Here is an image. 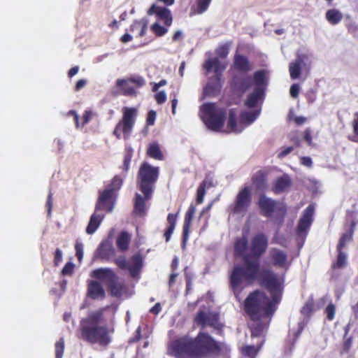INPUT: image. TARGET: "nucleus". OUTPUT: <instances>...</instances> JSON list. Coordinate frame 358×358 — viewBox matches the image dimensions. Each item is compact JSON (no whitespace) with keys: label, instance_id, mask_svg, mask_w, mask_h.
Returning a JSON list of instances; mask_svg holds the SVG:
<instances>
[{"label":"nucleus","instance_id":"obj_1","mask_svg":"<svg viewBox=\"0 0 358 358\" xmlns=\"http://www.w3.org/2000/svg\"><path fill=\"white\" fill-rule=\"evenodd\" d=\"M248 242L245 236L238 238L234 243L235 256L241 257L243 264H236L229 275V285L237 298L245 288L258 280L259 285L270 294L259 289L250 292L244 301V310L253 321L271 317L280 303L285 287L284 278L269 268L260 271L259 262L251 259L246 254Z\"/></svg>","mask_w":358,"mask_h":358},{"label":"nucleus","instance_id":"obj_2","mask_svg":"<svg viewBox=\"0 0 358 358\" xmlns=\"http://www.w3.org/2000/svg\"><path fill=\"white\" fill-rule=\"evenodd\" d=\"M104 311L105 308H101L91 312L80 320L79 338L91 344L99 343L101 345H107L110 342L107 327L99 325L103 320Z\"/></svg>","mask_w":358,"mask_h":358},{"label":"nucleus","instance_id":"obj_3","mask_svg":"<svg viewBox=\"0 0 358 358\" xmlns=\"http://www.w3.org/2000/svg\"><path fill=\"white\" fill-rule=\"evenodd\" d=\"M233 66L239 72L230 80V87L233 93L242 96L252 86V78L247 73L252 70V64L247 56L236 53L234 56Z\"/></svg>","mask_w":358,"mask_h":358},{"label":"nucleus","instance_id":"obj_4","mask_svg":"<svg viewBox=\"0 0 358 358\" xmlns=\"http://www.w3.org/2000/svg\"><path fill=\"white\" fill-rule=\"evenodd\" d=\"M159 176V167L143 162L136 176L137 187L147 198H152Z\"/></svg>","mask_w":358,"mask_h":358},{"label":"nucleus","instance_id":"obj_5","mask_svg":"<svg viewBox=\"0 0 358 358\" xmlns=\"http://www.w3.org/2000/svg\"><path fill=\"white\" fill-rule=\"evenodd\" d=\"M201 111L206 127L212 131H220L226 119V108H217L214 103H206L201 107Z\"/></svg>","mask_w":358,"mask_h":358},{"label":"nucleus","instance_id":"obj_6","mask_svg":"<svg viewBox=\"0 0 358 358\" xmlns=\"http://www.w3.org/2000/svg\"><path fill=\"white\" fill-rule=\"evenodd\" d=\"M145 85V79L138 75L124 78H118L115 81L111 94L113 96H126L135 97L138 95V89Z\"/></svg>","mask_w":358,"mask_h":358},{"label":"nucleus","instance_id":"obj_7","mask_svg":"<svg viewBox=\"0 0 358 358\" xmlns=\"http://www.w3.org/2000/svg\"><path fill=\"white\" fill-rule=\"evenodd\" d=\"M203 68L207 72H210L213 69L215 72V76L210 78L204 92L208 95L215 96L220 93L222 88V72L225 69L226 66L222 64L217 57L208 59L203 64Z\"/></svg>","mask_w":358,"mask_h":358},{"label":"nucleus","instance_id":"obj_8","mask_svg":"<svg viewBox=\"0 0 358 358\" xmlns=\"http://www.w3.org/2000/svg\"><path fill=\"white\" fill-rule=\"evenodd\" d=\"M258 206L263 216L270 217L275 212V220H278L280 224L283 223L287 210L285 203L267 197L265 194H261L259 197Z\"/></svg>","mask_w":358,"mask_h":358},{"label":"nucleus","instance_id":"obj_9","mask_svg":"<svg viewBox=\"0 0 358 358\" xmlns=\"http://www.w3.org/2000/svg\"><path fill=\"white\" fill-rule=\"evenodd\" d=\"M138 114V110L134 107H124L122 108V117L115 125L113 131V135L117 138H121L122 133L124 139L130 137Z\"/></svg>","mask_w":358,"mask_h":358},{"label":"nucleus","instance_id":"obj_10","mask_svg":"<svg viewBox=\"0 0 358 358\" xmlns=\"http://www.w3.org/2000/svg\"><path fill=\"white\" fill-rule=\"evenodd\" d=\"M194 322L200 327L202 329L210 327L221 334L223 331L224 324L220 320V315L215 311L199 310L194 319Z\"/></svg>","mask_w":358,"mask_h":358},{"label":"nucleus","instance_id":"obj_11","mask_svg":"<svg viewBox=\"0 0 358 358\" xmlns=\"http://www.w3.org/2000/svg\"><path fill=\"white\" fill-rule=\"evenodd\" d=\"M193 341L197 357L208 355L219 350L217 343L207 333H199Z\"/></svg>","mask_w":358,"mask_h":358},{"label":"nucleus","instance_id":"obj_12","mask_svg":"<svg viewBox=\"0 0 358 358\" xmlns=\"http://www.w3.org/2000/svg\"><path fill=\"white\" fill-rule=\"evenodd\" d=\"M115 264L122 270H127L132 278L137 277L143 267V257L140 253H136L127 260L125 256H120L115 260Z\"/></svg>","mask_w":358,"mask_h":358},{"label":"nucleus","instance_id":"obj_13","mask_svg":"<svg viewBox=\"0 0 358 358\" xmlns=\"http://www.w3.org/2000/svg\"><path fill=\"white\" fill-rule=\"evenodd\" d=\"M251 203V188L249 186H245L236 194L231 207V212L236 215H244L250 208Z\"/></svg>","mask_w":358,"mask_h":358},{"label":"nucleus","instance_id":"obj_14","mask_svg":"<svg viewBox=\"0 0 358 358\" xmlns=\"http://www.w3.org/2000/svg\"><path fill=\"white\" fill-rule=\"evenodd\" d=\"M170 350L178 358L197 357L192 340L182 338L174 341L170 346Z\"/></svg>","mask_w":358,"mask_h":358},{"label":"nucleus","instance_id":"obj_15","mask_svg":"<svg viewBox=\"0 0 358 358\" xmlns=\"http://www.w3.org/2000/svg\"><path fill=\"white\" fill-rule=\"evenodd\" d=\"M267 248V236L263 233L256 234L252 238L250 242V259L259 262V258L265 253Z\"/></svg>","mask_w":358,"mask_h":358},{"label":"nucleus","instance_id":"obj_16","mask_svg":"<svg viewBox=\"0 0 358 358\" xmlns=\"http://www.w3.org/2000/svg\"><path fill=\"white\" fill-rule=\"evenodd\" d=\"M315 207L310 204L304 210L301 217L299 220L296 227V234L299 236H306L313 221Z\"/></svg>","mask_w":358,"mask_h":358},{"label":"nucleus","instance_id":"obj_17","mask_svg":"<svg viewBox=\"0 0 358 358\" xmlns=\"http://www.w3.org/2000/svg\"><path fill=\"white\" fill-rule=\"evenodd\" d=\"M117 197V195L103 189L99 193L95 205V211L105 210L108 213H111L114 208Z\"/></svg>","mask_w":358,"mask_h":358},{"label":"nucleus","instance_id":"obj_18","mask_svg":"<svg viewBox=\"0 0 358 358\" xmlns=\"http://www.w3.org/2000/svg\"><path fill=\"white\" fill-rule=\"evenodd\" d=\"M147 13L148 15H155L159 20L164 22L166 27H170L172 24L173 17L171 10L166 7L152 4Z\"/></svg>","mask_w":358,"mask_h":358},{"label":"nucleus","instance_id":"obj_19","mask_svg":"<svg viewBox=\"0 0 358 358\" xmlns=\"http://www.w3.org/2000/svg\"><path fill=\"white\" fill-rule=\"evenodd\" d=\"M87 296L92 300H103L106 297L105 290L99 281L89 280L87 282Z\"/></svg>","mask_w":358,"mask_h":358},{"label":"nucleus","instance_id":"obj_20","mask_svg":"<svg viewBox=\"0 0 358 358\" xmlns=\"http://www.w3.org/2000/svg\"><path fill=\"white\" fill-rule=\"evenodd\" d=\"M292 184V180L290 176L287 173H284L275 180L272 187V191L275 194L287 192L291 187Z\"/></svg>","mask_w":358,"mask_h":358},{"label":"nucleus","instance_id":"obj_21","mask_svg":"<svg viewBox=\"0 0 358 358\" xmlns=\"http://www.w3.org/2000/svg\"><path fill=\"white\" fill-rule=\"evenodd\" d=\"M196 212V208L193 204H191L185 215V220L182 227V243L185 245L190 231V227L192 224V222Z\"/></svg>","mask_w":358,"mask_h":358},{"label":"nucleus","instance_id":"obj_22","mask_svg":"<svg viewBox=\"0 0 358 358\" xmlns=\"http://www.w3.org/2000/svg\"><path fill=\"white\" fill-rule=\"evenodd\" d=\"M270 258L272 262V264L274 266L280 267V268H285L287 267V255L285 252L278 249L273 248L270 252Z\"/></svg>","mask_w":358,"mask_h":358},{"label":"nucleus","instance_id":"obj_23","mask_svg":"<svg viewBox=\"0 0 358 358\" xmlns=\"http://www.w3.org/2000/svg\"><path fill=\"white\" fill-rule=\"evenodd\" d=\"M227 128L229 132L236 134L241 133L244 129L240 122L239 124L237 122V110L236 108H231L229 110Z\"/></svg>","mask_w":358,"mask_h":358},{"label":"nucleus","instance_id":"obj_24","mask_svg":"<svg viewBox=\"0 0 358 358\" xmlns=\"http://www.w3.org/2000/svg\"><path fill=\"white\" fill-rule=\"evenodd\" d=\"M151 198H147L145 195L136 193L135 201L134 204V210L136 215L143 216L146 213L147 208L145 201L150 200Z\"/></svg>","mask_w":358,"mask_h":358},{"label":"nucleus","instance_id":"obj_25","mask_svg":"<svg viewBox=\"0 0 358 358\" xmlns=\"http://www.w3.org/2000/svg\"><path fill=\"white\" fill-rule=\"evenodd\" d=\"M356 224L357 222L355 220L351 221L348 230L341 235L336 246V249H343L348 243L352 241Z\"/></svg>","mask_w":358,"mask_h":358},{"label":"nucleus","instance_id":"obj_26","mask_svg":"<svg viewBox=\"0 0 358 358\" xmlns=\"http://www.w3.org/2000/svg\"><path fill=\"white\" fill-rule=\"evenodd\" d=\"M267 174L262 170L256 172L252 177L251 181L256 189L264 191L266 188Z\"/></svg>","mask_w":358,"mask_h":358},{"label":"nucleus","instance_id":"obj_27","mask_svg":"<svg viewBox=\"0 0 358 358\" xmlns=\"http://www.w3.org/2000/svg\"><path fill=\"white\" fill-rule=\"evenodd\" d=\"M117 278H118L117 275H115V278H112L106 283L110 295L115 297L121 296L124 289V284L122 282H118Z\"/></svg>","mask_w":358,"mask_h":358},{"label":"nucleus","instance_id":"obj_28","mask_svg":"<svg viewBox=\"0 0 358 358\" xmlns=\"http://www.w3.org/2000/svg\"><path fill=\"white\" fill-rule=\"evenodd\" d=\"M114 248L108 243H101L96 252L97 257L108 260L111 257L114 255Z\"/></svg>","mask_w":358,"mask_h":358},{"label":"nucleus","instance_id":"obj_29","mask_svg":"<svg viewBox=\"0 0 358 358\" xmlns=\"http://www.w3.org/2000/svg\"><path fill=\"white\" fill-rule=\"evenodd\" d=\"M103 218L104 215L94 213L91 215L89 223L87 226L86 233L87 234H93L100 226Z\"/></svg>","mask_w":358,"mask_h":358},{"label":"nucleus","instance_id":"obj_30","mask_svg":"<svg viewBox=\"0 0 358 358\" xmlns=\"http://www.w3.org/2000/svg\"><path fill=\"white\" fill-rule=\"evenodd\" d=\"M115 272L108 268H97L92 271V277L96 278L100 280H106V283L115 278Z\"/></svg>","mask_w":358,"mask_h":358},{"label":"nucleus","instance_id":"obj_31","mask_svg":"<svg viewBox=\"0 0 358 358\" xmlns=\"http://www.w3.org/2000/svg\"><path fill=\"white\" fill-rule=\"evenodd\" d=\"M131 242V235L126 231H121L116 238V245L121 252H126L129 249Z\"/></svg>","mask_w":358,"mask_h":358},{"label":"nucleus","instance_id":"obj_32","mask_svg":"<svg viewBox=\"0 0 358 358\" xmlns=\"http://www.w3.org/2000/svg\"><path fill=\"white\" fill-rule=\"evenodd\" d=\"M264 96V91L261 87H255L253 92L250 94L245 102L248 108H255L259 99Z\"/></svg>","mask_w":358,"mask_h":358},{"label":"nucleus","instance_id":"obj_33","mask_svg":"<svg viewBox=\"0 0 358 358\" xmlns=\"http://www.w3.org/2000/svg\"><path fill=\"white\" fill-rule=\"evenodd\" d=\"M303 63V59L299 56L293 62L289 64V71L292 79L295 80L299 78Z\"/></svg>","mask_w":358,"mask_h":358},{"label":"nucleus","instance_id":"obj_34","mask_svg":"<svg viewBox=\"0 0 358 358\" xmlns=\"http://www.w3.org/2000/svg\"><path fill=\"white\" fill-rule=\"evenodd\" d=\"M178 213H169L167 215V222L169 226L164 233V236L165 238L166 242H169L171 239V235L173 233L176 225Z\"/></svg>","mask_w":358,"mask_h":358},{"label":"nucleus","instance_id":"obj_35","mask_svg":"<svg viewBox=\"0 0 358 358\" xmlns=\"http://www.w3.org/2000/svg\"><path fill=\"white\" fill-rule=\"evenodd\" d=\"M343 13L336 8L329 9L325 13L326 20L332 25L338 24L343 20Z\"/></svg>","mask_w":358,"mask_h":358},{"label":"nucleus","instance_id":"obj_36","mask_svg":"<svg viewBox=\"0 0 358 358\" xmlns=\"http://www.w3.org/2000/svg\"><path fill=\"white\" fill-rule=\"evenodd\" d=\"M148 29V20L141 19L140 20H134L130 26V31L134 32L138 31V36L143 37L145 35Z\"/></svg>","mask_w":358,"mask_h":358},{"label":"nucleus","instance_id":"obj_37","mask_svg":"<svg viewBox=\"0 0 358 358\" xmlns=\"http://www.w3.org/2000/svg\"><path fill=\"white\" fill-rule=\"evenodd\" d=\"M122 185L123 178H122L118 175H115L111 179L110 184L106 187L105 189L109 191L110 193L117 196V192L121 189Z\"/></svg>","mask_w":358,"mask_h":358},{"label":"nucleus","instance_id":"obj_38","mask_svg":"<svg viewBox=\"0 0 358 358\" xmlns=\"http://www.w3.org/2000/svg\"><path fill=\"white\" fill-rule=\"evenodd\" d=\"M259 112L258 111H243L240 114V123L243 126L250 125L252 124L258 117Z\"/></svg>","mask_w":358,"mask_h":358},{"label":"nucleus","instance_id":"obj_39","mask_svg":"<svg viewBox=\"0 0 358 358\" xmlns=\"http://www.w3.org/2000/svg\"><path fill=\"white\" fill-rule=\"evenodd\" d=\"M134 150L131 147H126L124 149L123 164L121 166L122 171L124 173V176L127 173L130 168V163L133 157Z\"/></svg>","mask_w":358,"mask_h":358},{"label":"nucleus","instance_id":"obj_40","mask_svg":"<svg viewBox=\"0 0 358 358\" xmlns=\"http://www.w3.org/2000/svg\"><path fill=\"white\" fill-rule=\"evenodd\" d=\"M147 155L155 159L162 160L164 158L163 153L157 143H152L147 150Z\"/></svg>","mask_w":358,"mask_h":358},{"label":"nucleus","instance_id":"obj_41","mask_svg":"<svg viewBox=\"0 0 358 358\" xmlns=\"http://www.w3.org/2000/svg\"><path fill=\"white\" fill-rule=\"evenodd\" d=\"M337 257L336 261L331 264L332 269H338L344 268L347 265V255L343 252V249H336Z\"/></svg>","mask_w":358,"mask_h":358},{"label":"nucleus","instance_id":"obj_42","mask_svg":"<svg viewBox=\"0 0 358 358\" xmlns=\"http://www.w3.org/2000/svg\"><path fill=\"white\" fill-rule=\"evenodd\" d=\"M210 186V182H208L206 180H203L202 182L200 183L196 190V202L197 204L203 203L206 194V188Z\"/></svg>","mask_w":358,"mask_h":358},{"label":"nucleus","instance_id":"obj_43","mask_svg":"<svg viewBox=\"0 0 358 358\" xmlns=\"http://www.w3.org/2000/svg\"><path fill=\"white\" fill-rule=\"evenodd\" d=\"M252 78V82L254 81L256 85V87H260L266 84V77L264 70H259L254 73Z\"/></svg>","mask_w":358,"mask_h":358},{"label":"nucleus","instance_id":"obj_44","mask_svg":"<svg viewBox=\"0 0 358 358\" xmlns=\"http://www.w3.org/2000/svg\"><path fill=\"white\" fill-rule=\"evenodd\" d=\"M232 42L230 41L219 45L215 50V53L218 57L222 59L227 58L229 55V48Z\"/></svg>","mask_w":358,"mask_h":358},{"label":"nucleus","instance_id":"obj_45","mask_svg":"<svg viewBox=\"0 0 358 358\" xmlns=\"http://www.w3.org/2000/svg\"><path fill=\"white\" fill-rule=\"evenodd\" d=\"M169 27L162 26L159 22H156L150 26V30L157 37H162L168 32Z\"/></svg>","mask_w":358,"mask_h":358},{"label":"nucleus","instance_id":"obj_46","mask_svg":"<svg viewBox=\"0 0 358 358\" xmlns=\"http://www.w3.org/2000/svg\"><path fill=\"white\" fill-rule=\"evenodd\" d=\"M212 0H196V8L194 14H202L206 11Z\"/></svg>","mask_w":358,"mask_h":358},{"label":"nucleus","instance_id":"obj_47","mask_svg":"<svg viewBox=\"0 0 358 358\" xmlns=\"http://www.w3.org/2000/svg\"><path fill=\"white\" fill-rule=\"evenodd\" d=\"M259 349L256 348L254 345H245L241 348V352L244 356L249 357L251 358H255L257 353Z\"/></svg>","mask_w":358,"mask_h":358},{"label":"nucleus","instance_id":"obj_48","mask_svg":"<svg viewBox=\"0 0 358 358\" xmlns=\"http://www.w3.org/2000/svg\"><path fill=\"white\" fill-rule=\"evenodd\" d=\"M64 350V341L61 338L55 343V357L56 358H62Z\"/></svg>","mask_w":358,"mask_h":358},{"label":"nucleus","instance_id":"obj_49","mask_svg":"<svg viewBox=\"0 0 358 358\" xmlns=\"http://www.w3.org/2000/svg\"><path fill=\"white\" fill-rule=\"evenodd\" d=\"M324 312L327 315V319L329 321L333 320L334 319L335 313H336L335 306L331 303L328 304L325 308Z\"/></svg>","mask_w":358,"mask_h":358},{"label":"nucleus","instance_id":"obj_50","mask_svg":"<svg viewBox=\"0 0 358 358\" xmlns=\"http://www.w3.org/2000/svg\"><path fill=\"white\" fill-rule=\"evenodd\" d=\"M352 127L355 136L350 138V140L354 142H358V112L355 113V119L352 122Z\"/></svg>","mask_w":358,"mask_h":358},{"label":"nucleus","instance_id":"obj_51","mask_svg":"<svg viewBox=\"0 0 358 358\" xmlns=\"http://www.w3.org/2000/svg\"><path fill=\"white\" fill-rule=\"evenodd\" d=\"M76 256L80 262L83 257V244L80 242H76L75 244Z\"/></svg>","mask_w":358,"mask_h":358},{"label":"nucleus","instance_id":"obj_52","mask_svg":"<svg viewBox=\"0 0 358 358\" xmlns=\"http://www.w3.org/2000/svg\"><path fill=\"white\" fill-rule=\"evenodd\" d=\"M62 261V251L57 248L55 252L53 263L55 266H58Z\"/></svg>","mask_w":358,"mask_h":358},{"label":"nucleus","instance_id":"obj_53","mask_svg":"<svg viewBox=\"0 0 358 358\" xmlns=\"http://www.w3.org/2000/svg\"><path fill=\"white\" fill-rule=\"evenodd\" d=\"M73 264L71 262L66 263L62 270V274L63 275H70L73 272Z\"/></svg>","mask_w":358,"mask_h":358},{"label":"nucleus","instance_id":"obj_54","mask_svg":"<svg viewBox=\"0 0 358 358\" xmlns=\"http://www.w3.org/2000/svg\"><path fill=\"white\" fill-rule=\"evenodd\" d=\"M155 99L158 104H162L166 100V94L164 91H160L155 94Z\"/></svg>","mask_w":358,"mask_h":358},{"label":"nucleus","instance_id":"obj_55","mask_svg":"<svg viewBox=\"0 0 358 358\" xmlns=\"http://www.w3.org/2000/svg\"><path fill=\"white\" fill-rule=\"evenodd\" d=\"M294 150V147L289 146V147H283L281 149V151L278 154V157L280 159L284 158L287 155L291 153Z\"/></svg>","mask_w":358,"mask_h":358},{"label":"nucleus","instance_id":"obj_56","mask_svg":"<svg viewBox=\"0 0 358 358\" xmlns=\"http://www.w3.org/2000/svg\"><path fill=\"white\" fill-rule=\"evenodd\" d=\"M303 139L307 142L308 145L312 146L313 145L311 130L309 128L306 129L303 131Z\"/></svg>","mask_w":358,"mask_h":358},{"label":"nucleus","instance_id":"obj_57","mask_svg":"<svg viewBox=\"0 0 358 358\" xmlns=\"http://www.w3.org/2000/svg\"><path fill=\"white\" fill-rule=\"evenodd\" d=\"M300 87L298 84H293L289 89V93L292 97L297 98L299 94Z\"/></svg>","mask_w":358,"mask_h":358},{"label":"nucleus","instance_id":"obj_58","mask_svg":"<svg viewBox=\"0 0 358 358\" xmlns=\"http://www.w3.org/2000/svg\"><path fill=\"white\" fill-rule=\"evenodd\" d=\"M156 118V113L154 110H150L148 113L146 123L148 125H153Z\"/></svg>","mask_w":358,"mask_h":358},{"label":"nucleus","instance_id":"obj_59","mask_svg":"<svg viewBox=\"0 0 358 358\" xmlns=\"http://www.w3.org/2000/svg\"><path fill=\"white\" fill-rule=\"evenodd\" d=\"M352 337H349L348 338H346L344 342H343V350L345 352H348L351 348V346H352Z\"/></svg>","mask_w":358,"mask_h":358},{"label":"nucleus","instance_id":"obj_60","mask_svg":"<svg viewBox=\"0 0 358 358\" xmlns=\"http://www.w3.org/2000/svg\"><path fill=\"white\" fill-rule=\"evenodd\" d=\"M92 113L90 110H85L83 115L82 126L87 124L91 120Z\"/></svg>","mask_w":358,"mask_h":358},{"label":"nucleus","instance_id":"obj_61","mask_svg":"<svg viewBox=\"0 0 358 358\" xmlns=\"http://www.w3.org/2000/svg\"><path fill=\"white\" fill-rule=\"evenodd\" d=\"M300 162L301 164H303L307 167H309V168L313 166V161L310 157H300Z\"/></svg>","mask_w":358,"mask_h":358},{"label":"nucleus","instance_id":"obj_62","mask_svg":"<svg viewBox=\"0 0 358 358\" xmlns=\"http://www.w3.org/2000/svg\"><path fill=\"white\" fill-rule=\"evenodd\" d=\"M313 304L312 302H307L303 307L301 312L303 313H310L313 311Z\"/></svg>","mask_w":358,"mask_h":358},{"label":"nucleus","instance_id":"obj_63","mask_svg":"<svg viewBox=\"0 0 358 358\" xmlns=\"http://www.w3.org/2000/svg\"><path fill=\"white\" fill-rule=\"evenodd\" d=\"M87 84V81L85 79H80L78 80L75 85V91L78 92L83 88Z\"/></svg>","mask_w":358,"mask_h":358},{"label":"nucleus","instance_id":"obj_64","mask_svg":"<svg viewBox=\"0 0 358 358\" xmlns=\"http://www.w3.org/2000/svg\"><path fill=\"white\" fill-rule=\"evenodd\" d=\"M162 310V307L159 303H155V305L151 308L150 312L154 315H158Z\"/></svg>","mask_w":358,"mask_h":358}]
</instances>
